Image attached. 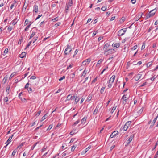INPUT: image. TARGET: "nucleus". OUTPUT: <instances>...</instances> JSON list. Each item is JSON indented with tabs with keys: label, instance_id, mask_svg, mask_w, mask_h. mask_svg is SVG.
Instances as JSON below:
<instances>
[{
	"label": "nucleus",
	"instance_id": "obj_1",
	"mask_svg": "<svg viewBox=\"0 0 158 158\" xmlns=\"http://www.w3.org/2000/svg\"><path fill=\"white\" fill-rule=\"evenodd\" d=\"M157 10V8L156 9V8H155V9H154L153 10L151 11L147 15H146V19H148V18L151 17H152V16H153L155 15Z\"/></svg>",
	"mask_w": 158,
	"mask_h": 158
},
{
	"label": "nucleus",
	"instance_id": "obj_2",
	"mask_svg": "<svg viewBox=\"0 0 158 158\" xmlns=\"http://www.w3.org/2000/svg\"><path fill=\"white\" fill-rule=\"evenodd\" d=\"M115 52V51L114 49H107L105 51H104V53L106 56L112 54L114 53Z\"/></svg>",
	"mask_w": 158,
	"mask_h": 158
},
{
	"label": "nucleus",
	"instance_id": "obj_3",
	"mask_svg": "<svg viewBox=\"0 0 158 158\" xmlns=\"http://www.w3.org/2000/svg\"><path fill=\"white\" fill-rule=\"evenodd\" d=\"M136 132L135 131H133L132 132V134L130 136L129 139L127 140L126 141V143L127 145H128L132 141V139H133L134 138V136Z\"/></svg>",
	"mask_w": 158,
	"mask_h": 158
},
{
	"label": "nucleus",
	"instance_id": "obj_4",
	"mask_svg": "<svg viewBox=\"0 0 158 158\" xmlns=\"http://www.w3.org/2000/svg\"><path fill=\"white\" fill-rule=\"evenodd\" d=\"M71 51L72 48H71V46L68 45L64 52V54L65 55H67L69 54V53L71 52Z\"/></svg>",
	"mask_w": 158,
	"mask_h": 158
},
{
	"label": "nucleus",
	"instance_id": "obj_5",
	"mask_svg": "<svg viewBox=\"0 0 158 158\" xmlns=\"http://www.w3.org/2000/svg\"><path fill=\"white\" fill-rule=\"evenodd\" d=\"M131 121H129L127 122L123 128V129L124 131H127V129L130 127V126L131 124Z\"/></svg>",
	"mask_w": 158,
	"mask_h": 158
},
{
	"label": "nucleus",
	"instance_id": "obj_6",
	"mask_svg": "<svg viewBox=\"0 0 158 158\" xmlns=\"http://www.w3.org/2000/svg\"><path fill=\"white\" fill-rule=\"evenodd\" d=\"M127 28H123L121 29L118 32V35L119 36H122L124 34L126 31Z\"/></svg>",
	"mask_w": 158,
	"mask_h": 158
},
{
	"label": "nucleus",
	"instance_id": "obj_7",
	"mask_svg": "<svg viewBox=\"0 0 158 158\" xmlns=\"http://www.w3.org/2000/svg\"><path fill=\"white\" fill-rule=\"evenodd\" d=\"M143 13L142 12H139L138 14L134 18L135 21L139 20L140 18L142 17Z\"/></svg>",
	"mask_w": 158,
	"mask_h": 158
},
{
	"label": "nucleus",
	"instance_id": "obj_8",
	"mask_svg": "<svg viewBox=\"0 0 158 158\" xmlns=\"http://www.w3.org/2000/svg\"><path fill=\"white\" fill-rule=\"evenodd\" d=\"M127 99L126 97V95H124L122 98L121 100L122 101V104L125 105L127 103Z\"/></svg>",
	"mask_w": 158,
	"mask_h": 158
},
{
	"label": "nucleus",
	"instance_id": "obj_9",
	"mask_svg": "<svg viewBox=\"0 0 158 158\" xmlns=\"http://www.w3.org/2000/svg\"><path fill=\"white\" fill-rule=\"evenodd\" d=\"M91 61V59L90 58H88L83 61L82 62V64L83 65H85L88 64Z\"/></svg>",
	"mask_w": 158,
	"mask_h": 158
},
{
	"label": "nucleus",
	"instance_id": "obj_10",
	"mask_svg": "<svg viewBox=\"0 0 158 158\" xmlns=\"http://www.w3.org/2000/svg\"><path fill=\"white\" fill-rule=\"evenodd\" d=\"M115 75H113L110 78L107 83H110L112 84L115 80Z\"/></svg>",
	"mask_w": 158,
	"mask_h": 158
},
{
	"label": "nucleus",
	"instance_id": "obj_11",
	"mask_svg": "<svg viewBox=\"0 0 158 158\" xmlns=\"http://www.w3.org/2000/svg\"><path fill=\"white\" fill-rule=\"evenodd\" d=\"M141 76L142 74H140L135 76L134 77L135 80L136 81H138L141 78Z\"/></svg>",
	"mask_w": 158,
	"mask_h": 158
},
{
	"label": "nucleus",
	"instance_id": "obj_12",
	"mask_svg": "<svg viewBox=\"0 0 158 158\" xmlns=\"http://www.w3.org/2000/svg\"><path fill=\"white\" fill-rule=\"evenodd\" d=\"M38 8L37 5H35L33 6V11H34L36 13L38 12Z\"/></svg>",
	"mask_w": 158,
	"mask_h": 158
},
{
	"label": "nucleus",
	"instance_id": "obj_13",
	"mask_svg": "<svg viewBox=\"0 0 158 158\" xmlns=\"http://www.w3.org/2000/svg\"><path fill=\"white\" fill-rule=\"evenodd\" d=\"M112 47L115 48H117L120 46V44L119 43H113L112 45Z\"/></svg>",
	"mask_w": 158,
	"mask_h": 158
},
{
	"label": "nucleus",
	"instance_id": "obj_14",
	"mask_svg": "<svg viewBox=\"0 0 158 158\" xmlns=\"http://www.w3.org/2000/svg\"><path fill=\"white\" fill-rule=\"evenodd\" d=\"M110 44L108 43H106L105 44L103 48L104 51L108 49V48L109 47Z\"/></svg>",
	"mask_w": 158,
	"mask_h": 158
},
{
	"label": "nucleus",
	"instance_id": "obj_15",
	"mask_svg": "<svg viewBox=\"0 0 158 158\" xmlns=\"http://www.w3.org/2000/svg\"><path fill=\"white\" fill-rule=\"evenodd\" d=\"M87 117L85 116L84 117V118L81 120V124H84L86 121Z\"/></svg>",
	"mask_w": 158,
	"mask_h": 158
},
{
	"label": "nucleus",
	"instance_id": "obj_16",
	"mask_svg": "<svg viewBox=\"0 0 158 158\" xmlns=\"http://www.w3.org/2000/svg\"><path fill=\"white\" fill-rule=\"evenodd\" d=\"M14 135H13L12 136L10 137L8 139V140L5 143V144L7 143V145H8L11 142V140L12 139V138L13 137V136Z\"/></svg>",
	"mask_w": 158,
	"mask_h": 158
},
{
	"label": "nucleus",
	"instance_id": "obj_17",
	"mask_svg": "<svg viewBox=\"0 0 158 158\" xmlns=\"http://www.w3.org/2000/svg\"><path fill=\"white\" fill-rule=\"evenodd\" d=\"M103 60L102 59H100L98 62L96 66L97 67H100V64L102 63V61H103Z\"/></svg>",
	"mask_w": 158,
	"mask_h": 158
},
{
	"label": "nucleus",
	"instance_id": "obj_18",
	"mask_svg": "<svg viewBox=\"0 0 158 158\" xmlns=\"http://www.w3.org/2000/svg\"><path fill=\"white\" fill-rule=\"evenodd\" d=\"M73 3L72 0H69L68 2L66 4L67 6H71Z\"/></svg>",
	"mask_w": 158,
	"mask_h": 158
},
{
	"label": "nucleus",
	"instance_id": "obj_19",
	"mask_svg": "<svg viewBox=\"0 0 158 158\" xmlns=\"http://www.w3.org/2000/svg\"><path fill=\"white\" fill-rule=\"evenodd\" d=\"M99 108L98 105L97 106L95 109L94 110L93 112V114L94 115H96L97 114L98 111V110Z\"/></svg>",
	"mask_w": 158,
	"mask_h": 158
},
{
	"label": "nucleus",
	"instance_id": "obj_20",
	"mask_svg": "<svg viewBox=\"0 0 158 158\" xmlns=\"http://www.w3.org/2000/svg\"><path fill=\"white\" fill-rule=\"evenodd\" d=\"M74 98L75 104H76L78 102L79 100L80 99V98L78 96L77 97V95H76V98Z\"/></svg>",
	"mask_w": 158,
	"mask_h": 158
},
{
	"label": "nucleus",
	"instance_id": "obj_21",
	"mask_svg": "<svg viewBox=\"0 0 158 158\" xmlns=\"http://www.w3.org/2000/svg\"><path fill=\"white\" fill-rule=\"evenodd\" d=\"M26 53L25 52H23L21 54L19 55V57L21 58H24L26 55Z\"/></svg>",
	"mask_w": 158,
	"mask_h": 158
},
{
	"label": "nucleus",
	"instance_id": "obj_22",
	"mask_svg": "<svg viewBox=\"0 0 158 158\" xmlns=\"http://www.w3.org/2000/svg\"><path fill=\"white\" fill-rule=\"evenodd\" d=\"M36 32L35 31H32V33L30 36L29 39H31L33 38L36 34Z\"/></svg>",
	"mask_w": 158,
	"mask_h": 158
},
{
	"label": "nucleus",
	"instance_id": "obj_23",
	"mask_svg": "<svg viewBox=\"0 0 158 158\" xmlns=\"http://www.w3.org/2000/svg\"><path fill=\"white\" fill-rule=\"evenodd\" d=\"M16 2H17L15 1H13V3H12L10 6V8L11 9H12L13 7H15V4H16Z\"/></svg>",
	"mask_w": 158,
	"mask_h": 158
},
{
	"label": "nucleus",
	"instance_id": "obj_24",
	"mask_svg": "<svg viewBox=\"0 0 158 158\" xmlns=\"http://www.w3.org/2000/svg\"><path fill=\"white\" fill-rule=\"evenodd\" d=\"M71 96V94H69L66 97V99L65 101V102H67V101H69L70 100V96Z\"/></svg>",
	"mask_w": 158,
	"mask_h": 158
},
{
	"label": "nucleus",
	"instance_id": "obj_25",
	"mask_svg": "<svg viewBox=\"0 0 158 158\" xmlns=\"http://www.w3.org/2000/svg\"><path fill=\"white\" fill-rule=\"evenodd\" d=\"M17 22V19L15 18L12 21V23L14 25H15L16 24Z\"/></svg>",
	"mask_w": 158,
	"mask_h": 158
},
{
	"label": "nucleus",
	"instance_id": "obj_26",
	"mask_svg": "<svg viewBox=\"0 0 158 158\" xmlns=\"http://www.w3.org/2000/svg\"><path fill=\"white\" fill-rule=\"evenodd\" d=\"M76 98V95L71 94V96H70L71 100H74V98Z\"/></svg>",
	"mask_w": 158,
	"mask_h": 158
},
{
	"label": "nucleus",
	"instance_id": "obj_27",
	"mask_svg": "<svg viewBox=\"0 0 158 158\" xmlns=\"http://www.w3.org/2000/svg\"><path fill=\"white\" fill-rule=\"evenodd\" d=\"M38 36H35L34 37L32 40L31 41H32L33 43H34L36 40L38 39Z\"/></svg>",
	"mask_w": 158,
	"mask_h": 158
},
{
	"label": "nucleus",
	"instance_id": "obj_28",
	"mask_svg": "<svg viewBox=\"0 0 158 158\" xmlns=\"http://www.w3.org/2000/svg\"><path fill=\"white\" fill-rule=\"evenodd\" d=\"M31 25V24L27 26V27L24 30V31H27L28 30L29 28L30 27Z\"/></svg>",
	"mask_w": 158,
	"mask_h": 158
},
{
	"label": "nucleus",
	"instance_id": "obj_29",
	"mask_svg": "<svg viewBox=\"0 0 158 158\" xmlns=\"http://www.w3.org/2000/svg\"><path fill=\"white\" fill-rule=\"evenodd\" d=\"M8 52V48H6L4 52V53L3 54V55H5Z\"/></svg>",
	"mask_w": 158,
	"mask_h": 158
},
{
	"label": "nucleus",
	"instance_id": "obj_30",
	"mask_svg": "<svg viewBox=\"0 0 158 158\" xmlns=\"http://www.w3.org/2000/svg\"><path fill=\"white\" fill-rule=\"evenodd\" d=\"M80 122V119L77 120V121H76V122H74V124H73V126H75L76 125L78 124Z\"/></svg>",
	"mask_w": 158,
	"mask_h": 158
},
{
	"label": "nucleus",
	"instance_id": "obj_31",
	"mask_svg": "<svg viewBox=\"0 0 158 158\" xmlns=\"http://www.w3.org/2000/svg\"><path fill=\"white\" fill-rule=\"evenodd\" d=\"M105 89V87H102L101 88L100 91V93L101 94H102L103 93V92L104 91Z\"/></svg>",
	"mask_w": 158,
	"mask_h": 158
},
{
	"label": "nucleus",
	"instance_id": "obj_32",
	"mask_svg": "<svg viewBox=\"0 0 158 158\" xmlns=\"http://www.w3.org/2000/svg\"><path fill=\"white\" fill-rule=\"evenodd\" d=\"M21 101L23 102H27V100L25 98H20Z\"/></svg>",
	"mask_w": 158,
	"mask_h": 158
},
{
	"label": "nucleus",
	"instance_id": "obj_33",
	"mask_svg": "<svg viewBox=\"0 0 158 158\" xmlns=\"http://www.w3.org/2000/svg\"><path fill=\"white\" fill-rule=\"evenodd\" d=\"M87 71L85 69L83 71L82 73L81 74V76H83L84 77H85L86 73H87Z\"/></svg>",
	"mask_w": 158,
	"mask_h": 158
},
{
	"label": "nucleus",
	"instance_id": "obj_34",
	"mask_svg": "<svg viewBox=\"0 0 158 158\" xmlns=\"http://www.w3.org/2000/svg\"><path fill=\"white\" fill-rule=\"evenodd\" d=\"M113 135L114 136H115L116 135H118V131H114L112 132Z\"/></svg>",
	"mask_w": 158,
	"mask_h": 158
},
{
	"label": "nucleus",
	"instance_id": "obj_35",
	"mask_svg": "<svg viewBox=\"0 0 158 158\" xmlns=\"http://www.w3.org/2000/svg\"><path fill=\"white\" fill-rule=\"evenodd\" d=\"M9 89H10V87L8 86L6 88V91L7 92L8 94H9Z\"/></svg>",
	"mask_w": 158,
	"mask_h": 158
},
{
	"label": "nucleus",
	"instance_id": "obj_36",
	"mask_svg": "<svg viewBox=\"0 0 158 158\" xmlns=\"http://www.w3.org/2000/svg\"><path fill=\"white\" fill-rule=\"evenodd\" d=\"M41 111V110H39L37 113H35V116L36 117L39 116L40 114Z\"/></svg>",
	"mask_w": 158,
	"mask_h": 158
},
{
	"label": "nucleus",
	"instance_id": "obj_37",
	"mask_svg": "<svg viewBox=\"0 0 158 158\" xmlns=\"http://www.w3.org/2000/svg\"><path fill=\"white\" fill-rule=\"evenodd\" d=\"M17 149L16 148V149H15L14 150V151H13V152L12 153V156H14L15 155V153H16V152L17 151Z\"/></svg>",
	"mask_w": 158,
	"mask_h": 158
},
{
	"label": "nucleus",
	"instance_id": "obj_38",
	"mask_svg": "<svg viewBox=\"0 0 158 158\" xmlns=\"http://www.w3.org/2000/svg\"><path fill=\"white\" fill-rule=\"evenodd\" d=\"M16 74V73H12L10 75V78H12Z\"/></svg>",
	"mask_w": 158,
	"mask_h": 158
},
{
	"label": "nucleus",
	"instance_id": "obj_39",
	"mask_svg": "<svg viewBox=\"0 0 158 158\" xmlns=\"http://www.w3.org/2000/svg\"><path fill=\"white\" fill-rule=\"evenodd\" d=\"M117 107V106H114L113 108H112L111 111V113L112 114L113 113V112L114 111V110L116 109V108Z\"/></svg>",
	"mask_w": 158,
	"mask_h": 158
},
{
	"label": "nucleus",
	"instance_id": "obj_40",
	"mask_svg": "<svg viewBox=\"0 0 158 158\" xmlns=\"http://www.w3.org/2000/svg\"><path fill=\"white\" fill-rule=\"evenodd\" d=\"M46 115H47V114H46L44 116H43L42 117V118H41V119L40 121V122L43 121V120H44L45 119H46L45 116Z\"/></svg>",
	"mask_w": 158,
	"mask_h": 158
},
{
	"label": "nucleus",
	"instance_id": "obj_41",
	"mask_svg": "<svg viewBox=\"0 0 158 158\" xmlns=\"http://www.w3.org/2000/svg\"><path fill=\"white\" fill-rule=\"evenodd\" d=\"M27 90H28V92L30 93H31L32 91V89L31 87L27 89Z\"/></svg>",
	"mask_w": 158,
	"mask_h": 158
},
{
	"label": "nucleus",
	"instance_id": "obj_42",
	"mask_svg": "<svg viewBox=\"0 0 158 158\" xmlns=\"http://www.w3.org/2000/svg\"><path fill=\"white\" fill-rule=\"evenodd\" d=\"M75 74L74 73H71L70 75V77L72 78H73L75 77Z\"/></svg>",
	"mask_w": 158,
	"mask_h": 158
},
{
	"label": "nucleus",
	"instance_id": "obj_43",
	"mask_svg": "<svg viewBox=\"0 0 158 158\" xmlns=\"http://www.w3.org/2000/svg\"><path fill=\"white\" fill-rule=\"evenodd\" d=\"M152 64V63L151 62L148 63L146 65L148 67H149Z\"/></svg>",
	"mask_w": 158,
	"mask_h": 158
},
{
	"label": "nucleus",
	"instance_id": "obj_44",
	"mask_svg": "<svg viewBox=\"0 0 158 158\" xmlns=\"http://www.w3.org/2000/svg\"><path fill=\"white\" fill-rule=\"evenodd\" d=\"M32 42V41H31L28 43V44L26 46V48H28L29 47V46L30 45H31V43Z\"/></svg>",
	"mask_w": 158,
	"mask_h": 158
},
{
	"label": "nucleus",
	"instance_id": "obj_45",
	"mask_svg": "<svg viewBox=\"0 0 158 158\" xmlns=\"http://www.w3.org/2000/svg\"><path fill=\"white\" fill-rule=\"evenodd\" d=\"M158 118V115H157L156 117L153 120V121L152 122L153 123H155L156 122L157 118Z\"/></svg>",
	"mask_w": 158,
	"mask_h": 158
},
{
	"label": "nucleus",
	"instance_id": "obj_46",
	"mask_svg": "<svg viewBox=\"0 0 158 158\" xmlns=\"http://www.w3.org/2000/svg\"><path fill=\"white\" fill-rule=\"evenodd\" d=\"M53 127V125L52 124H51L50 125L48 128L47 130H50Z\"/></svg>",
	"mask_w": 158,
	"mask_h": 158
},
{
	"label": "nucleus",
	"instance_id": "obj_47",
	"mask_svg": "<svg viewBox=\"0 0 158 158\" xmlns=\"http://www.w3.org/2000/svg\"><path fill=\"white\" fill-rule=\"evenodd\" d=\"M58 17H56V18L53 19L52 20L53 21V22H55V21H58Z\"/></svg>",
	"mask_w": 158,
	"mask_h": 158
},
{
	"label": "nucleus",
	"instance_id": "obj_48",
	"mask_svg": "<svg viewBox=\"0 0 158 158\" xmlns=\"http://www.w3.org/2000/svg\"><path fill=\"white\" fill-rule=\"evenodd\" d=\"M137 45H135L134 47L132 48L131 50H134L136 49L137 48Z\"/></svg>",
	"mask_w": 158,
	"mask_h": 158
},
{
	"label": "nucleus",
	"instance_id": "obj_49",
	"mask_svg": "<svg viewBox=\"0 0 158 158\" xmlns=\"http://www.w3.org/2000/svg\"><path fill=\"white\" fill-rule=\"evenodd\" d=\"M145 44L144 43H143V44L142 46L141 47L142 50H143V49H144V48H145Z\"/></svg>",
	"mask_w": 158,
	"mask_h": 158
},
{
	"label": "nucleus",
	"instance_id": "obj_50",
	"mask_svg": "<svg viewBox=\"0 0 158 158\" xmlns=\"http://www.w3.org/2000/svg\"><path fill=\"white\" fill-rule=\"evenodd\" d=\"M70 7V6H67V5H66V6H65V10H66V12H67V11H69V8Z\"/></svg>",
	"mask_w": 158,
	"mask_h": 158
},
{
	"label": "nucleus",
	"instance_id": "obj_51",
	"mask_svg": "<svg viewBox=\"0 0 158 158\" xmlns=\"http://www.w3.org/2000/svg\"><path fill=\"white\" fill-rule=\"evenodd\" d=\"M76 146H75L73 145L72 147L71 148V150L72 151H73L75 150V148L76 147Z\"/></svg>",
	"mask_w": 158,
	"mask_h": 158
},
{
	"label": "nucleus",
	"instance_id": "obj_52",
	"mask_svg": "<svg viewBox=\"0 0 158 158\" xmlns=\"http://www.w3.org/2000/svg\"><path fill=\"white\" fill-rule=\"evenodd\" d=\"M8 101V98L7 97H6L4 99V102H7Z\"/></svg>",
	"mask_w": 158,
	"mask_h": 158
},
{
	"label": "nucleus",
	"instance_id": "obj_53",
	"mask_svg": "<svg viewBox=\"0 0 158 158\" xmlns=\"http://www.w3.org/2000/svg\"><path fill=\"white\" fill-rule=\"evenodd\" d=\"M22 37H21V39H19V41L18 42V44H21V42H22Z\"/></svg>",
	"mask_w": 158,
	"mask_h": 158
},
{
	"label": "nucleus",
	"instance_id": "obj_54",
	"mask_svg": "<svg viewBox=\"0 0 158 158\" xmlns=\"http://www.w3.org/2000/svg\"><path fill=\"white\" fill-rule=\"evenodd\" d=\"M56 2H53L52 4V6L53 7H55L56 5Z\"/></svg>",
	"mask_w": 158,
	"mask_h": 158
},
{
	"label": "nucleus",
	"instance_id": "obj_55",
	"mask_svg": "<svg viewBox=\"0 0 158 158\" xmlns=\"http://www.w3.org/2000/svg\"><path fill=\"white\" fill-rule=\"evenodd\" d=\"M29 84L28 83H27L26 85H25V87H24V88L25 89H27H27L28 88V87H29Z\"/></svg>",
	"mask_w": 158,
	"mask_h": 158
},
{
	"label": "nucleus",
	"instance_id": "obj_56",
	"mask_svg": "<svg viewBox=\"0 0 158 158\" xmlns=\"http://www.w3.org/2000/svg\"><path fill=\"white\" fill-rule=\"evenodd\" d=\"M78 51V50L77 49H76L74 52V54L73 56V57H74L76 55Z\"/></svg>",
	"mask_w": 158,
	"mask_h": 158
},
{
	"label": "nucleus",
	"instance_id": "obj_57",
	"mask_svg": "<svg viewBox=\"0 0 158 158\" xmlns=\"http://www.w3.org/2000/svg\"><path fill=\"white\" fill-rule=\"evenodd\" d=\"M23 144L24 143H21L20 145H19V146H18V147L17 148H17H21L23 145Z\"/></svg>",
	"mask_w": 158,
	"mask_h": 158
},
{
	"label": "nucleus",
	"instance_id": "obj_58",
	"mask_svg": "<svg viewBox=\"0 0 158 158\" xmlns=\"http://www.w3.org/2000/svg\"><path fill=\"white\" fill-rule=\"evenodd\" d=\"M106 9V8L104 6H103L101 8V10L103 11H105Z\"/></svg>",
	"mask_w": 158,
	"mask_h": 158
},
{
	"label": "nucleus",
	"instance_id": "obj_59",
	"mask_svg": "<svg viewBox=\"0 0 158 158\" xmlns=\"http://www.w3.org/2000/svg\"><path fill=\"white\" fill-rule=\"evenodd\" d=\"M61 24V23L60 22H58L56 23L55 25V26L56 27H57L58 26H59Z\"/></svg>",
	"mask_w": 158,
	"mask_h": 158
},
{
	"label": "nucleus",
	"instance_id": "obj_60",
	"mask_svg": "<svg viewBox=\"0 0 158 158\" xmlns=\"http://www.w3.org/2000/svg\"><path fill=\"white\" fill-rule=\"evenodd\" d=\"M156 78V77H155V76H153V77H152L150 78V80L152 81H153Z\"/></svg>",
	"mask_w": 158,
	"mask_h": 158
},
{
	"label": "nucleus",
	"instance_id": "obj_61",
	"mask_svg": "<svg viewBox=\"0 0 158 158\" xmlns=\"http://www.w3.org/2000/svg\"><path fill=\"white\" fill-rule=\"evenodd\" d=\"M66 151H65L62 154V157H64L67 154V153L66 152Z\"/></svg>",
	"mask_w": 158,
	"mask_h": 158
},
{
	"label": "nucleus",
	"instance_id": "obj_62",
	"mask_svg": "<svg viewBox=\"0 0 158 158\" xmlns=\"http://www.w3.org/2000/svg\"><path fill=\"white\" fill-rule=\"evenodd\" d=\"M46 147L45 146H44V147H43V148H42V149H41V151L42 152H44V151H45L46 150Z\"/></svg>",
	"mask_w": 158,
	"mask_h": 158
},
{
	"label": "nucleus",
	"instance_id": "obj_63",
	"mask_svg": "<svg viewBox=\"0 0 158 158\" xmlns=\"http://www.w3.org/2000/svg\"><path fill=\"white\" fill-rule=\"evenodd\" d=\"M37 144V143H36L35 144H34V145L31 147V149L33 150Z\"/></svg>",
	"mask_w": 158,
	"mask_h": 158
},
{
	"label": "nucleus",
	"instance_id": "obj_64",
	"mask_svg": "<svg viewBox=\"0 0 158 158\" xmlns=\"http://www.w3.org/2000/svg\"><path fill=\"white\" fill-rule=\"evenodd\" d=\"M97 80V77L95 78L92 81V83H94Z\"/></svg>",
	"mask_w": 158,
	"mask_h": 158
}]
</instances>
